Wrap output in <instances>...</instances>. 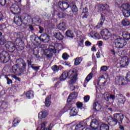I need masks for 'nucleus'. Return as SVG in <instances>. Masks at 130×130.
<instances>
[{"mask_svg":"<svg viewBox=\"0 0 130 130\" xmlns=\"http://www.w3.org/2000/svg\"><path fill=\"white\" fill-rule=\"evenodd\" d=\"M47 58H51V57H52V56H53V53L50 52V53L47 54L46 55Z\"/></svg>","mask_w":130,"mask_h":130,"instance_id":"obj_57","label":"nucleus"},{"mask_svg":"<svg viewBox=\"0 0 130 130\" xmlns=\"http://www.w3.org/2000/svg\"><path fill=\"white\" fill-rule=\"evenodd\" d=\"M84 100L85 102H88L90 100V96H85L84 97Z\"/></svg>","mask_w":130,"mask_h":130,"instance_id":"obj_56","label":"nucleus"},{"mask_svg":"<svg viewBox=\"0 0 130 130\" xmlns=\"http://www.w3.org/2000/svg\"><path fill=\"white\" fill-rule=\"evenodd\" d=\"M87 126H90L92 128V119L90 117L77 124L74 130H84Z\"/></svg>","mask_w":130,"mask_h":130,"instance_id":"obj_5","label":"nucleus"},{"mask_svg":"<svg viewBox=\"0 0 130 130\" xmlns=\"http://www.w3.org/2000/svg\"><path fill=\"white\" fill-rule=\"evenodd\" d=\"M44 52V55H45V56H46V55L49 54V53H50L51 52L49 50V49H48L45 50Z\"/></svg>","mask_w":130,"mask_h":130,"instance_id":"obj_61","label":"nucleus"},{"mask_svg":"<svg viewBox=\"0 0 130 130\" xmlns=\"http://www.w3.org/2000/svg\"><path fill=\"white\" fill-rule=\"evenodd\" d=\"M116 98L118 100V104H124L126 100L125 98L122 94H116Z\"/></svg>","mask_w":130,"mask_h":130,"instance_id":"obj_18","label":"nucleus"},{"mask_svg":"<svg viewBox=\"0 0 130 130\" xmlns=\"http://www.w3.org/2000/svg\"><path fill=\"white\" fill-rule=\"evenodd\" d=\"M51 69L52 71H53V72H58L59 71L58 66L56 65L53 66L51 68Z\"/></svg>","mask_w":130,"mask_h":130,"instance_id":"obj_46","label":"nucleus"},{"mask_svg":"<svg viewBox=\"0 0 130 130\" xmlns=\"http://www.w3.org/2000/svg\"><path fill=\"white\" fill-rule=\"evenodd\" d=\"M114 117L108 116L107 117L106 121L110 126H115L117 123L121 124L122 120L124 118V115L122 114L116 113L113 115Z\"/></svg>","mask_w":130,"mask_h":130,"instance_id":"obj_2","label":"nucleus"},{"mask_svg":"<svg viewBox=\"0 0 130 130\" xmlns=\"http://www.w3.org/2000/svg\"><path fill=\"white\" fill-rule=\"evenodd\" d=\"M55 38L57 39V40H62L64 37L60 33V32H58L56 33Z\"/></svg>","mask_w":130,"mask_h":130,"instance_id":"obj_34","label":"nucleus"},{"mask_svg":"<svg viewBox=\"0 0 130 130\" xmlns=\"http://www.w3.org/2000/svg\"><path fill=\"white\" fill-rule=\"evenodd\" d=\"M66 35L68 38H70V39H73L75 38V34L71 30H67L66 32Z\"/></svg>","mask_w":130,"mask_h":130,"instance_id":"obj_26","label":"nucleus"},{"mask_svg":"<svg viewBox=\"0 0 130 130\" xmlns=\"http://www.w3.org/2000/svg\"><path fill=\"white\" fill-rule=\"evenodd\" d=\"M115 83L118 85H123L124 84L122 80H121V79L119 78L115 79Z\"/></svg>","mask_w":130,"mask_h":130,"instance_id":"obj_41","label":"nucleus"},{"mask_svg":"<svg viewBox=\"0 0 130 130\" xmlns=\"http://www.w3.org/2000/svg\"><path fill=\"white\" fill-rule=\"evenodd\" d=\"M110 99H111L112 100H115V98H116V96L113 94H110Z\"/></svg>","mask_w":130,"mask_h":130,"instance_id":"obj_62","label":"nucleus"},{"mask_svg":"<svg viewBox=\"0 0 130 130\" xmlns=\"http://www.w3.org/2000/svg\"><path fill=\"white\" fill-rule=\"evenodd\" d=\"M98 8L100 11H107L109 9V5L107 4H101L98 6Z\"/></svg>","mask_w":130,"mask_h":130,"instance_id":"obj_25","label":"nucleus"},{"mask_svg":"<svg viewBox=\"0 0 130 130\" xmlns=\"http://www.w3.org/2000/svg\"><path fill=\"white\" fill-rule=\"evenodd\" d=\"M14 22L17 26L19 27H21L22 25H23V19L22 18V16H15L14 18Z\"/></svg>","mask_w":130,"mask_h":130,"instance_id":"obj_17","label":"nucleus"},{"mask_svg":"<svg viewBox=\"0 0 130 130\" xmlns=\"http://www.w3.org/2000/svg\"><path fill=\"white\" fill-rule=\"evenodd\" d=\"M92 62L95 63V64H97V59H96V57L94 54L92 55Z\"/></svg>","mask_w":130,"mask_h":130,"instance_id":"obj_50","label":"nucleus"},{"mask_svg":"<svg viewBox=\"0 0 130 130\" xmlns=\"http://www.w3.org/2000/svg\"><path fill=\"white\" fill-rule=\"evenodd\" d=\"M101 35L103 39L105 40H107L111 37V32L107 28H105L101 30Z\"/></svg>","mask_w":130,"mask_h":130,"instance_id":"obj_12","label":"nucleus"},{"mask_svg":"<svg viewBox=\"0 0 130 130\" xmlns=\"http://www.w3.org/2000/svg\"><path fill=\"white\" fill-rule=\"evenodd\" d=\"M129 24V20H128L127 19H123L122 21V25H123V26H128Z\"/></svg>","mask_w":130,"mask_h":130,"instance_id":"obj_39","label":"nucleus"},{"mask_svg":"<svg viewBox=\"0 0 130 130\" xmlns=\"http://www.w3.org/2000/svg\"><path fill=\"white\" fill-rule=\"evenodd\" d=\"M40 18L39 16H35L32 19H31V21L35 24H39L40 23Z\"/></svg>","mask_w":130,"mask_h":130,"instance_id":"obj_36","label":"nucleus"},{"mask_svg":"<svg viewBox=\"0 0 130 130\" xmlns=\"http://www.w3.org/2000/svg\"><path fill=\"white\" fill-rule=\"evenodd\" d=\"M115 46L118 48V52L121 55L124 54L126 52V49L123 48L126 45L127 43L125 40L121 38H117L114 40Z\"/></svg>","mask_w":130,"mask_h":130,"instance_id":"obj_4","label":"nucleus"},{"mask_svg":"<svg viewBox=\"0 0 130 130\" xmlns=\"http://www.w3.org/2000/svg\"><path fill=\"white\" fill-rule=\"evenodd\" d=\"M6 43V39L5 38V36H2L0 37V45H5Z\"/></svg>","mask_w":130,"mask_h":130,"instance_id":"obj_40","label":"nucleus"},{"mask_svg":"<svg viewBox=\"0 0 130 130\" xmlns=\"http://www.w3.org/2000/svg\"><path fill=\"white\" fill-rule=\"evenodd\" d=\"M32 69L34 70L35 72H38L40 70V66L38 67H32Z\"/></svg>","mask_w":130,"mask_h":130,"instance_id":"obj_53","label":"nucleus"},{"mask_svg":"<svg viewBox=\"0 0 130 130\" xmlns=\"http://www.w3.org/2000/svg\"><path fill=\"white\" fill-rule=\"evenodd\" d=\"M15 44H16V49H17L18 51H22V50H24L25 45L24 44V42L22 40L20 39H16Z\"/></svg>","mask_w":130,"mask_h":130,"instance_id":"obj_8","label":"nucleus"},{"mask_svg":"<svg viewBox=\"0 0 130 130\" xmlns=\"http://www.w3.org/2000/svg\"><path fill=\"white\" fill-rule=\"evenodd\" d=\"M45 106L47 107H49L51 104V101H50V97L47 96L45 101Z\"/></svg>","mask_w":130,"mask_h":130,"instance_id":"obj_33","label":"nucleus"},{"mask_svg":"<svg viewBox=\"0 0 130 130\" xmlns=\"http://www.w3.org/2000/svg\"><path fill=\"white\" fill-rule=\"evenodd\" d=\"M58 6L59 7V8L60 10H61V11H63V12H64L66 10H67L69 9V8H70L71 4H69L67 2H59L58 3Z\"/></svg>","mask_w":130,"mask_h":130,"instance_id":"obj_13","label":"nucleus"},{"mask_svg":"<svg viewBox=\"0 0 130 130\" xmlns=\"http://www.w3.org/2000/svg\"><path fill=\"white\" fill-rule=\"evenodd\" d=\"M85 44L86 46H91L92 43L90 42L89 41H85Z\"/></svg>","mask_w":130,"mask_h":130,"instance_id":"obj_58","label":"nucleus"},{"mask_svg":"<svg viewBox=\"0 0 130 130\" xmlns=\"http://www.w3.org/2000/svg\"><path fill=\"white\" fill-rule=\"evenodd\" d=\"M76 106H77V108H78V109H83V103H81L80 102H78L76 103Z\"/></svg>","mask_w":130,"mask_h":130,"instance_id":"obj_43","label":"nucleus"},{"mask_svg":"<svg viewBox=\"0 0 130 130\" xmlns=\"http://www.w3.org/2000/svg\"><path fill=\"white\" fill-rule=\"evenodd\" d=\"M17 37L16 39H20L22 40V38H24V34L23 31H19L15 33Z\"/></svg>","mask_w":130,"mask_h":130,"instance_id":"obj_32","label":"nucleus"},{"mask_svg":"<svg viewBox=\"0 0 130 130\" xmlns=\"http://www.w3.org/2000/svg\"><path fill=\"white\" fill-rule=\"evenodd\" d=\"M76 95H77V92H76L71 93L68 98L67 102L70 104L72 103V102H73V100L77 98L76 96H75Z\"/></svg>","mask_w":130,"mask_h":130,"instance_id":"obj_23","label":"nucleus"},{"mask_svg":"<svg viewBox=\"0 0 130 130\" xmlns=\"http://www.w3.org/2000/svg\"><path fill=\"white\" fill-rule=\"evenodd\" d=\"M104 22H105V15L102 13L101 14V18L99 20L98 24L95 26V28H96V29H100V28L103 26Z\"/></svg>","mask_w":130,"mask_h":130,"instance_id":"obj_16","label":"nucleus"},{"mask_svg":"<svg viewBox=\"0 0 130 130\" xmlns=\"http://www.w3.org/2000/svg\"><path fill=\"white\" fill-rule=\"evenodd\" d=\"M70 8L72 13H78L79 9L77 6H76V3L75 2H72L70 3Z\"/></svg>","mask_w":130,"mask_h":130,"instance_id":"obj_22","label":"nucleus"},{"mask_svg":"<svg viewBox=\"0 0 130 130\" xmlns=\"http://www.w3.org/2000/svg\"><path fill=\"white\" fill-rule=\"evenodd\" d=\"M62 57L64 60H68L69 57H70V55H68V53H64L62 55Z\"/></svg>","mask_w":130,"mask_h":130,"instance_id":"obj_44","label":"nucleus"},{"mask_svg":"<svg viewBox=\"0 0 130 130\" xmlns=\"http://www.w3.org/2000/svg\"><path fill=\"white\" fill-rule=\"evenodd\" d=\"M5 47L9 52H14L16 50V44H14L12 42H7L5 44Z\"/></svg>","mask_w":130,"mask_h":130,"instance_id":"obj_11","label":"nucleus"},{"mask_svg":"<svg viewBox=\"0 0 130 130\" xmlns=\"http://www.w3.org/2000/svg\"><path fill=\"white\" fill-rule=\"evenodd\" d=\"M34 91L28 90L26 92L25 96L27 99H33L34 98Z\"/></svg>","mask_w":130,"mask_h":130,"instance_id":"obj_27","label":"nucleus"},{"mask_svg":"<svg viewBox=\"0 0 130 130\" xmlns=\"http://www.w3.org/2000/svg\"><path fill=\"white\" fill-rule=\"evenodd\" d=\"M38 40H40L41 42H44V43H48L49 40H50V36L47 33H44L39 37H36L34 39V41H35L37 44H40V43L38 42Z\"/></svg>","mask_w":130,"mask_h":130,"instance_id":"obj_6","label":"nucleus"},{"mask_svg":"<svg viewBox=\"0 0 130 130\" xmlns=\"http://www.w3.org/2000/svg\"><path fill=\"white\" fill-rule=\"evenodd\" d=\"M84 40H81V41H79L78 42V45H79V46H80L81 47H84Z\"/></svg>","mask_w":130,"mask_h":130,"instance_id":"obj_52","label":"nucleus"},{"mask_svg":"<svg viewBox=\"0 0 130 130\" xmlns=\"http://www.w3.org/2000/svg\"><path fill=\"white\" fill-rule=\"evenodd\" d=\"M129 63V60L126 57H123L120 61V68H125L128 66Z\"/></svg>","mask_w":130,"mask_h":130,"instance_id":"obj_15","label":"nucleus"},{"mask_svg":"<svg viewBox=\"0 0 130 130\" xmlns=\"http://www.w3.org/2000/svg\"><path fill=\"white\" fill-rule=\"evenodd\" d=\"M125 79L128 83L130 84V72H128L126 75Z\"/></svg>","mask_w":130,"mask_h":130,"instance_id":"obj_45","label":"nucleus"},{"mask_svg":"<svg viewBox=\"0 0 130 130\" xmlns=\"http://www.w3.org/2000/svg\"><path fill=\"white\" fill-rule=\"evenodd\" d=\"M83 60V57H77L75 60L74 64L75 66H79Z\"/></svg>","mask_w":130,"mask_h":130,"instance_id":"obj_35","label":"nucleus"},{"mask_svg":"<svg viewBox=\"0 0 130 130\" xmlns=\"http://www.w3.org/2000/svg\"><path fill=\"white\" fill-rule=\"evenodd\" d=\"M122 13L124 17L128 18L130 16V5L128 4H124L121 6Z\"/></svg>","mask_w":130,"mask_h":130,"instance_id":"obj_10","label":"nucleus"},{"mask_svg":"<svg viewBox=\"0 0 130 130\" xmlns=\"http://www.w3.org/2000/svg\"><path fill=\"white\" fill-rule=\"evenodd\" d=\"M39 33L41 34V33H43V31H44V28H43V27H42V26H39Z\"/></svg>","mask_w":130,"mask_h":130,"instance_id":"obj_60","label":"nucleus"},{"mask_svg":"<svg viewBox=\"0 0 130 130\" xmlns=\"http://www.w3.org/2000/svg\"><path fill=\"white\" fill-rule=\"evenodd\" d=\"M7 3L6 0H0V5L2 6H5Z\"/></svg>","mask_w":130,"mask_h":130,"instance_id":"obj_54","label":"nucleus"},{"mask_svg":"<svg viewBox=\"0 0 130 130\" xmlns=\"http://www.w3.org/2000/svg\"><path fill=\"white\" fill-rule=\"evenodd\" d=\"M79 113V109L77 107H73L71 109L70 112V116H76L78 115V113Z\"/></svg>","mask_w":130,"mask_h":130,"instance_id":"obj_20","label":"nucleus"},{"mask_svg":"<svg viewBox=\"0 0 130 130\" xmlns=\"http://www.w3.org/2000/svg\"><path fill=\"white\" fill-rule=\"evenodd\" d=\"M13 78L16 80V81H18V82H21V78L20 77H18L17 76H13Z\"/></svg>","mask_w":130,"mask_h":130,"instance_id":"obj_59","label":"nucleus"},{"mask_svg":"<svg viewBox=\"0 0 130 130\" xmlns=\"http://www.w3.org/2000/svg\"><path fill=\"white\" fill-rule=\"evenodd\" d=\"M82 15V19H87V18H88L89 16V9H88L87 7H85L83 9Z\"/></svg>","mask_w":130,"mask_h":130,"instance_id":"obj_24","label":"nucleus"},{"mask_svg":"<svg viewBox=\"0 0 130 130\" xmlns=\"http://www.w3.org/2000/svg\"><path fill=\"white\" fill-rule=\"evenodd\" d=\"M122 36L125 40H129L130 39V34L126 31L122 32Z\"/></svg>","mask_w":130,"mask_h":130,"instance_id":"obj_31","label":"nucleus"},{"mask_svg":"<svg viewBox=\"0 0 130 130\" xmlns=\"http://www.w3.org/2000/svg\"><path fill=\"white\" fill-rule=\"evenodd\" d=\"M110 52L111 54H113V55H115L116 52H115V50L114 49H111L110 50Z\"/></svg>","mask_w":130,"mask_h":130,"instance_id":"obj_64","label":"nucleus"},{"mask_svg":"<svg viewBox=\"0 0 130 130\" xmlns=\"http://www.w3.org/2000/svg\"><path fill=\"white\" fill-rule=\"evenodd\" d=\"M5 78L7 81V85H11V84H13V80L10 79L9 77L6 76Z\"/></svg>","mask_w":130,"mask_h":130,"instance_id":"obj_48","label":"nucleus"},{"mask_svg":"<svg viewBox=\"0 0 130 130\" xmlns=\"http://www.w3.org/2000/svg\"><path fill=\"white\" fill-rule=\"evenodd\" d=\"M10 10L13 15L21 14V8L16 4L12 5L10 7Z\"/></svg>","mask_w":130,"mask_h":130,"instance_id":"obj_9","label":"nucleus"},{"mask_svg":"<svg viewBox=\"0 0 130 130\" xmlns=\"http://www.w3.org/2000/svg\"><path fill=\"white\" fill-rule=\"evenodd\" d=\"M22 20L25 24H28L32 22V17L31 16L27 13H23L21 15Z\"/></svg>","mask_w":130,"mask_h":130,"instance_id":"obj_14","label":"nucleus"},{"mask_svg":"<svg viewBox=\"0 0 130 130\" xmlns=\"http://www.w3.org/2000/svg\"><path fill=\"white\" fill-rule=\"evenodd\" d=\"M108 69H109V66H103L101 67V71L102 72H107Z\"/></svg>","mask_w":130,"mask_h":130,"instance_id":"obj_42","label":"nucleus"},{"mask_svg":"<svg viewBox=\"0 0 130 130\" xmlns=\"http://www.w3.org/2000/svg\"><path fill=\"white\" fill-rule=\"evenodd\" d=\"M49 50H50V52L51 53H55L56 52V49L55 48H49Z\"/></svg>","mask_w":130,"mask_h":130,"instance_id":"obj_55","label":"nucleus"},{"mask_svg":"<svg viewBox=\"0 0 130 130\" xmlns=\"http://www.w3.org/2000/svg\"><path fill=\"white\" fill-rule=\"evenodd\" d=\"M47 111H44L40 112L39 113L38 117L39 119H43V118H45V117H47Z\"/></svg>","mask_w":130,"mask_h":130,"instance_id":"obj_28","label":"nucleus"},{"mask_svg":"<svg viewBox=\"0 0 130 130\" xmlns=\"http://www.w3.org/2000/svg\"><path fill=\"white\" fill-rule=\"evenodd\" d=\"M10 59H11V55H10L9 52L6 51H3L0 53V62L7 63V62L10 61Z\"/></svg>","mask_w":130,"mask_h":130,"instance_id":"obj_7","label":"nucleus"},{"mask_svg":"<svg viewBox=\"0 0 130 130\" xmlns=\"http://www.w3.org/2000/svg\"><path fill=\"white\" fill-rule=\"evenodd\" d=\"M57 16L60 19H63V18L66 17V14H63L62 12H60L58 13Z\"/></svg>","mask_w":130,"mask_h":130,"instance_id":"obj_47","label":"nucleus"},{"mask_svg":"<svg viewBox=\"0 0 130 130\" xmlns=\"http://www.w3.org/2000/svg\"><path fill=\"white\" fill-rule=\"evenodd\" d=\"M91 128L95 129V126H98L101 124V122L96 119H91Z\"/></svg>","mask_w":130,"mask_h":130,"instance_id":"obj_19","label":"nucleus"},{"mask_svg":"<svg viewBox=\"0 0 130 130\" xmlns=\"http://www.w3.org/2000/svg\"><path fill=\"white\" fill-rule=\"evenodd\" d=\"M57 28L60 31H66L67 30V24L64 22H62L58 24Z\"/></svg>","mask_w":130,"mask_h":130,"instance_id":"obj_21","label":"nucleus"},{"mask_svg":"<svg viewBox=\"0 0 130 130\" xmlns=\"http://www.w3.org/2000/svg\"><path fill=\"white\" fill-rule=\"evenodd\" d=\"M78 77V71L77 70H69L63 72L59 77L60 80L57 81L54 87L56 88L61 82H63L67 79H71L68 81L69 85H73L77 82V78Z\"/></svg>","mask_w":130,"mask_h":130,"instance_id":"obj_1","label":"nucleus"},{"mask_svg":"<svg viewBox=\"0 0 130 130\" xmlns=\"http://www.w3.org/2000/svg\"><path fill=\"white\" fill-rule=\"evenodd\" d=\"M94 38L95 39H100V35L97 32L94 33L93 35V38Z\"/></svg>","mask_w":130,"mask_h":130,"instance_id":"obj_49","label":"nucleus"},{"mask_svg":"<svg viewBox=\"0 0 130 130\" xmlns=\"http://www.w3.org/2000/svg\"><path fill=\"white\" fill-rule=\"evenodd\" d=\"M4 95H6V91L5 90L1 91L0 92V96H1V97H3V96H4Z\"/></svg>","mask_w":130,"mask_h":130,"instance_id":"obj_63","label":"nucleus"},{"mask_svg":"<svg viewBox=\"0 0 130 130\" xmlns=\"http://www.w3.org/2000/svg\"><path fill=\"white\" fill-rule=\"evenodd\" d=\"M26 62L27 63V69L29 70V69H32V67H35V64H32V61L31 60H27Z\"/></svg>","mask_w":130,"mask_h":130,"instance_id":"obj_38","label":"nucleus"},{"mask_svg":"<svg viewBox=\"0 0 130 130\" xmlns=\"http://www.w3.org/2000/svg\"><path fill=\"white\" fill-rule=\"evenodd\" d=\"M100 130H109V125L104 122H101L100 125Z\"/></svg>","mask_w":130,"mask_h":130,"instance_id":"obj_29","label":"nucleus"},{"mask_svg":"<svg viewBox=\"0 0 130 130\" xmlns=\"http://www.w3.org/2000/svg\"><path fill=\"white\" fill-rule=\"evenodd\" d=\"M17 64L12 66V71L14 74H19L23 73L24 70L27 68V63L25 62L24 59L20 58L16 60Z\"/></svg>","mask_w":130,"mask_h":130,"instance_id":"obj_3","label":"nucleus"},{"mask_svg":"<svg viewBox=\"0 0 130 130\" xmlns=\"http://www.w3.org/2000/svg\"><path fill=\"white\" fill-rule=\"evenodd\" d=\"M92 78H93V73H90L86 77L85 79V83H88V82L92 79Z\"/></svg>","mask_w":130,"mask_h":130,"instance_id":"obj_37","label":"nucleus"},{"mask_svg":"<svg viewBox=\"0 0 130 130\" xmlns=\"http://www.w3.org/2000/svg\"><path fill=\"white\" fill-rule=\"evenodd\" d=\"M93 109L95 111H99L101 109V105L98 102H95L93 105Z\"/></svg>","mask_w":130,"mask_h":130,"instance_id":"obj_30","label":"nucleus"},{"mask_svg":"<svg viewBox=\"0 0 130 130\" xmlns=\"http://www.w3.org/2000/svg\"><path fill=\"white\" fill-rule=\"evenodd\" d=\"M18 123H19V121L16 119H15L12 122L13 126H17Z\"/></svg>","mask_w":130,"mask_h":130,"instance_id":"obj_51","label":"nucleus"}]
</instances>
